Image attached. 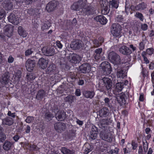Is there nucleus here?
<instances>
[{
  "label": "nucleus",
  "mask_w": 154,
  "mask_h": 154,
  "mask_svg": "<svg viewBox=\"0 0 154 154\" xmlns=\"http://www.w3.org/2000/svg\"><path fill=\"white\" fill-rule=\"evenodd\" d=\"M98 90L103 92L107 91L109 95H111L112 83L110 79L107 77H102L99 79L98 83Z\"/></svg>",
  "instance_id": "1"
},
{
  "label": "nucleus",
  "mask_w": 154,
  "mask_h": 154,
  "mask_svg": "<svg viewBox=\"0 0 154 154\" xmlns=\"http://www.w3.org/2000/svg\"><path fill=\"white\" fill-rule=\"evenodd\" d=\"M109 59L111 63L114 65L115 69H117L121 64V59L120 56L115 52L112 51L108 55Z\"/></svg>",
  "instance_id": "2"
},
{
  "label": "nucleus",
  "mask_w": 154,
  "mask_h": 154,
  "mask_svg": "<svg viewBox=\"0 0 154 154\" xmlns=\"http://www.w3.org/2000/svg\"><path fill=\"white\" fill-rule=\"evenodd\" d=\"M122 27L119 23H113L111 26V32L115 38H119L121 36Z\"/></svg>",
  "instance_id": "3"
},
{
  "label": "nucleus",
  "mask_w": 154,
  "mask_h": 154,
  "mask_svg": "<svg viewBox=\"0 0 154 154\" xmlns=\"http://www.w3.org/2000/svg\"><path fill=\"white\" fill-rule=\"evenodd\" d=\"M42 51L44 55L47 56H51L56 53L57 49L56 47L53 46H47L43 47Z\"/></svg>",
  "instance_id": "4"
},
{
  "label": "nucleus",
  "mask_w": 154,
  "mask_h": 154,
  "mask_svg": "<svg viewBox=\"0 0 154 154\" xmlns=\"http://www.w3.org/2000/svg\"><path fill=\"white\" fill-rule=\"evenodd\" d=\"M101 72L103 75H109L112 71V68L110 63L107 61H104L100 64Z\"/></svg>",
  "instance_id": "5"
},
{
  "label": "nucleus",
  "mask_w": 154,
  "mask_h": 154,
  "mask_svg": "<svg viewBox=\"0 0 154 154\" xmlns=\"http://www.w3.org/2000/svg\"><path fill=\"white\" fill-rule=\"evenodd\" d=\"M100 4L102 8V13L104 15L107 14L110 10L107 1L106 0H100Z\"/></svg>",
  "instance_id": "6"
},
{
  "label": "nucleus",
  "mask_w": 154,
  "mask_h": 154,
  "mask_svg": "<svg viewBox=\"0 0 154 154\" xmlns=\"http://www.w3.org/2000/svg\"><path fill=\"white\" fill-rule=\"evenodd\" d=\"M100 137L102 140L109 142H111L112 139V134L109 133H106L104 130L100 132Z\"/></svg>",
  "instance_id": "7"
},
{
  "label": "nucleus",
  "mask_w": 154,
  "mask_h": 154,
  "mask_svg": "<svg viewBox=\"0 0 154 154\" xmlns=\"http://www.w3.org/2000/svg\"><path fill=\"white\" fill-rule=\"evenodd\" d=\"M95 11L94 7L90 5L87 7L82 9L81 13L84 15L88 16L94 14Z\"/></svg>",
  "instance_id": "8"
},
{
  "label": "nucleus",
  "mask_w": 154,
  "mask_h": 154,
  "mask_svg": "<svg viewBox=\"0 0 154 154\" xmlns=\"http://www.w3.org/2000/svg\"><path fill=\"white\" fill-rule=\"evenodd\" d=\"M36 62L35 60L28 59L27 60L26 67L27 70L29 72L32 71L35 66Z\"/></svg>",
  "instance_id": "9"
},
{
  "label": "nucleus",
  "mask_w": 154,
  "mask_h": 154,
  "mask_svg": "<svg viewBox=\"0 0 154 154\" xmlns=\"http://www.w3.org/2000/svg\"><path fill=\"white\" fill-rule=\"evenodd\" d=\"M14 27L11 25H7L4 28V34L7 36L10 37L13 35Z\"/></svg>",
  "instance_id": "10"
},
{
  "label": "nucleus",
  "mask_w": 154,
  "mask_h": 154,
  "mask_svg": "<svg viewBox=\"0 0 154 154\" xmlns=\"http://www.w3.org/2000/svg\"><path fill=\"white\" fill-rule=\"evenodd\" d=\"M83 46V42L80 40L72 42L70 44V48L73 50H76L80 48Z\"/></svg>",
  "instance_id": "11"
},
{
  "label": "nucleus",
  "mask_w": 154,
  "mask_h": 154,
  "mask_svg": "<svg viewBox=\"0 0 154 154\" xmlns=\"http://www.w3.org/2000/svg\"><path fill=\"white\" fill-rule=\"evenodd\" d=\"M79 71L83 73H89L91 70V66L88 63H84L79 67Z\"/></svg>",
  "instance_id": "12"
},
{
  "label": "nucleus",
  "mask_w": 154,
  "mask_h": 154,
  "mask_svg": "<svg viewBox=\"0 0 154 154\" xmlns=\"http://www.w3.org/2000/svg\"><path fill=\"white\" fill-rule=\"evenodd\" d=\"M97 128L94 125H92L89 134V138L93 140L97 138Z\"/></svg>",
  "instance_id": "13"
},
{
  "label": "nucleus",
  "mask_w": 154,
  "mask_h": 154,
  "mask_svg": "<svg viewBox=\"0 0 154 154\" xmlns=\"http://www.w3.org/2000/svg\"><path fill=\"white\" fill-rule=\"evenodd\" d=\"M54 128L55 130L57 132L61 133L66 129V125L63 123L58 122L54 124Z\"/></svg>",
  "instance_id": "14"
},
{
  "label": "nucleus",
  "mask_w": 154,
  "mask_h": 154,
  "mask_svg": "<svg viewBox=\"0 0 154 154\" xmlns=\"http://www.w3.org/2000/svg\"><path fill=\"white\" fill-rule=\"evenodd\" d=\"M10 74L8 72H6L0 78V82L4 85L7 84L9 81Z\"/></svg>",
  "instance_id": "15"
},
{
  "label": "nucleus",
  "mask_w": 154,
  "mask_h": 154,
  "mask_svg": "<svg viewBox=\"0 0 154 154\" xmlns=\"http://www.w3.org/2000/svg\"><path fill=\"white\" fill-rule=\"evenodd\" d=\"M56 119L58 121H63L66 118V113L63 111H59L55 115Z\"/></svg>",
  "instance_id": "16"
},
{
  "label": "nucleus",
  "mask_w": 154,
  "mask_h": 154,
  "mask_svg": "<svg viewBox=\"0 0 154 154\" xmlns=\"http://www.w3.org/2000/svg\"><path fill=\"white\" fill-rule=\"evenodd\" d=\"M14 3V1H5L2 3V6L6 10H10L13 9Z\"/></svg>",
  "instance_id": "17"
},
{
  "label": "nucleus",
  "mask_w": 154,
  "mask_h": 154,
  "mask_svg": "<svg viewBox=\"0 0 154 154\" xmlns=\"http://www.w3.org/2000/svg\"><path fill=\"white\" fill-rule=\"evenodd\" d=\"M8 18L9 22L14 25H17L19 23V18L12 13L10 14Z\"/></svg>",
  "instance_id": "18"
},
{
  "label": "nucleus",
  "mask_w": 154,
  "mask_h": 154,
  "mask_svg": "<svg viewBox=\"0 0 154 154\" xmlns=\"http://www.w3.org/2000/svg\"><path fill=\"white\" fill-rule=\"evenodd\" d=\"M48 63V60L42 57L39 59L38 64L41 69H45L47 67Z\"/></svg>",
  "instance_id": "19"
},
{
  "label": "nucleus",
  "mask_w": 154,
  "mask_h": 154,
  "mask_svg": "<svg viewBox=\"0 0 154 154\" xmlns=\"http://www.w3.org/2000/svg\"><path fill=\"white\" fill-rule=\"evenodd\" d=\"M125 95L124 93H121L116 96V100L120 104L122 105L125 104L126 103V100L125 98Z\"/></svg>",
  "instance_id": "20"
},
{
  "label": "nucleus",
  "mask_w": 154,
  "mask_h": 154,
  "mask_svg": "<svg viewBox=\"0 0 154 154\" xmlns=\"http://www.w3.org/2000/svg\"><path fill=\"white\" fill-rule=\"evenodd\" d=\"M56 6L57 4L55 1H51L47 4L46 9L48 12H50L54 11Z\"/></svg>",
  "instance_id": "21"
},
{
  "label": "nucleus",
  "mask_w": 154,
  "mask_h": 154,
  "mask_svg": "<svg viewBox=\"0 0 154 154\" xmlns=\"http://www.w3.org/2000/svg\"><path fill=\"white\" fill-rule=\"evenodd\" d=\"M56 65L52 63L50 64L47 68L45 70V72L46 74L51 75L52 73H54L56 72Z\"/></svg>",
  "instance_id": "22"
},
{
  "label": "nucleus",
  "mask_w": 154,
  "mask_h": 154,
  "mask_svg": "<svg viewBox=\"0 0 154 154\" xmlns=\"http://www.w3.org/2000/svg\"><path fill=\"white\" fill-rule=\"evenodd\" d=\"M71 59L70 62L72 63H79L82 60V57L79 55L76 54H73L71 56Z\"/></svg>",
  "instance_id": "23"
},
{
  "label": "nucleus",
  "mask_w": 154,
  "mask_h": 154,
  "mask_svg": "<svg viewBox=\"0 0 154 154\" xmlns=\"http://www.w3.org/2000/svg\"><path fill=\"white\" fill-rule=\"evenodd\" d=\"M119 51L121 53L126 55H129L132 53L131 50L126 46H122Z\"/></svg>",
  "instance_id": "24"
},
{
  "label": "nucleus",
  "mask_w": 154,
  "mask_h": 154,
  "mask_svg": "<svg viewBox=\"0 0 154 154\" xmlns=\"http://www.w3.org/2000/svg\"><path fill=\"white\" fill-rule=\"evenodd\" d=\"M46 95V92L43 89H40L37 92L35 98L38 100L41 101Z\"/></svg>",
  "instance_id": "25"
},
{
  "label": "nucleus",
  "mask_w": 154,
  "mask_h": 154,
  "mask_svg": "<svg viewBox=\"0 0 154 154\" xmlns=\"http://www.w3.org/2000/svg\"><path fill=\"white\" fill-rule=\"evenodd\" d=\"M94 19L102 25L105 24L107 22V20L106 17L102 15H98L94 18Z\"/></svg>",
  "instance_id": "26"
},
{
  "label": "nucleus",
  "mask_w": 154,
  "mask_h": 154,
  "mask_svg": "<svg viewBox=\"0 0 154 154\" xmlns=\"http://www.w3.org/2000/svg\"><path fill=\"white\" fill-rule=\"evenodd\" d=\"M109 110L107 107H104L98 112V115L100 117H106L109 114Z\"/></svg>",
  "instance_id": "27"
},
{
  "label": "nucleus",
  "mask_w": 154,
  "mask_h": 154,
  "mask_svg": "<svg viewBox=\"0 0 154 154\" xmlns=\"http://www.w3.org/2000/svg\"><path fill=\"white\" fill-rule=\"evenodd\" d=\"M83 96L86 98L92 99L94 95V93L93 91L84 90L82 92Z\"/></svg>",
  "instance_id": "28"
},
{
  "label": "nucleus",
  "mask_w": 154,
  "mask_h": 154,
  "mask_svg": "<svg viewBox=\"0 0 154 154\" xmlns=\"http://www.w3.org/2000/svg\"><path fill=\"white\" fill-rule=\"evenodd\" d=\"M13 145V143L12 142L6 140L3 144V148L5 150L8 151L11 149Z\"/></svg>",
  "instance_id": "29"
},
{
  "label": "nucleus",
  "mask_w": 154,
  "mask_h": 154,
  "mask_svg": "<svg viewBox=\"0 0 154 154\" xmlns=\"http://www.w3.org/2000/svg\"><path fill=\"white\" fill-rule=\"evenodd\" d=\"M2 123L4 125L10 126L14 123L13 119L11 117H7L2 120Z\"/></svg>",
  "instance_id": "30"
},
{
  "label": "nucleus",
  "mask_w": 154,
  "mask_h": 154,
  "mask_svg": "<svg viewBox=\"0 0 154 154\" xmlns=\"http://www.w3.org/2000/svg\"><path fill=\"white\" fill-rule=\"evenodd\" d=\"M117 77L118 78H124L126 76V71L122 69H117Z\"/></svg>",
  "instance_id": "31"
},
{
  "label": "nucleus",
  "mask_w": 154,
  "mask_h": 154,
  "mask_svg": "<svg viewBox=\"0 0 154 154\" xmlns=\"http://www.w3.org/2000/svg\"><path fill=\"white\" fill-rule=\"evenodd\" d=\"M76 100L75 96L71 95L67 96L64 98V100L66 102L68 103L69 104L75 102Z\"/></svg>",
  "instance_id": "32"
},
{
  "label": "nucleus",
  "mask_w": 154,
  "mask_h": 154,
  "mask_svg": "<svg viewBox=\"0 0 154 154\" xmlns=\"http://www.w3.org/2000/svg\"><path fill=\"white\" fill-rule=\"evenodd\" d=\"M109 8L111 6L112 9H117L119 7V2L116 0H112L109 1Z\"/></svg>",
  "instance_id": "33"
},
{
  "label": "nucleus",
  "mask_w": 154,
  "mask_h": 154,
  "mask_svg": "<svg viewBox=\"0 0 154 154\" xmlns=\"http://www.w3.org/2000/svg\"><path fill=\"white\" fill-rule=\"evenodd\" d=\"M61 152L63 154H73L75 152L74 149H70L65 147H62L61 149Z\"/></svg>",
  "instance_id": "34"
},
{
  "label": "nucleus",
  "mask_w": 154,
  "mask_h": 154,
  "mask_svg": "<svg viewBox=\"0 0 154 154\" xmlns=\"http://www.w3.org/2000/svg\"><path fill=\"white\" fill-rule=\"evenodd\" d=\"M54 117V115L49 112L45 113L44 115L45 119L47 122H49L52 120Z\"/></svg>",
  "instance_id": "35"
},
{
  "label": "nucleus",
  "mask_w": 154,
  "mask_h": 154,
  "mask_svg": "<svg viewBox=\"0 0 154 154\" xmlns=\"http://www.w3.org/2000/svg\"><path fill=\"white\" fill-rule=\"evenodd\" d=\"M125 84L123 82H118L116 84L115 90L118 92L121 91L124 87Z\"/></svg>",
  "instance_id": "36"
},
{
  "label": "nucleus",
  "mask_w": 154,
  "mask_h": 154,
  "mask_svg": "<svg viewBox=\"0 0 154 154\" xmlns=\"http://www.w3.org/2000/svg\"><path fill=\"white\" fill-rule=\"evenodd\" d=\"M13 75L15 77V79L19 82L20 81V78L21 77V72L19 70H17L15 72Z\"/></svg>",
  "instance_id": "37"
},
{
  "label": "nucleus",
  "mask_w": 154,
  "mask_h": 154,
  "mask_svg": "<svg viewBox=\"0 0 154 154\" xmlns=\"http://www.w3.org/2000/svg\"><path fill=\"white\" fill-rule=\"evenodd\" d=\"M18 32L19 34L23 37H25L27 36L26 31L21 26L18 27Z\"/></svg>",
  "instance_id": "38"
},
{
  "label": "nucleus",
  "mask_w": 154,
  "mask_h": 154,
  "mask_svg": "<svg viewBox=\"0 0 154 154\" xmlns=\"http://www.w3.org/2000/svg\"><path fill=\"white\" fill-rule=\"evenodd\" d=\"M85 146L86 147L84 151L85 154H88L89 152L92 150L93 147V146L89 143H86L85 144Z\"/></svg>",
  "instance_id": "39"
},
{
  "label": "nucleus",
  "mask_w": 154,
  "mask_h": 154,
  "mask_svg": "<svg viewBox=\"0 0 154 154\" xmlns=\"http://www.w3.org/2000/svg\"><path fill=\"white\" fill-rule=\"evenodd\" d=\"M146 4L145 3L142 2L136 6V10H143L146 8Z\"/></svg>",
  "instance_id": "40"
},
{
  "label": "nucleus",
  "mask_w": 154,
  "mask_h": 154,
  "mask_svg": "<svg viewBox=\"0 0 154 154\" xmlns=\"http://www.w3.org/2000/svg\"><path fill=\"white\" fill-rule=\"evenodd\" d=\"M108 120L105 119H103L100 123V128L105 129L106 126L105 125H108V122H107Z\"/></svg>",
  "instance_id": "41"
},
{
  "label": "nucleus",
  "mask_w": 154,
  "mask_h": 154,
  "mask_svg": "<svg viewBox=\"0 0 154 154\" xmlns=\"http://www.w3.org/2000/svg\"><path fill=\"white\" fill-rule=\"evenodd\" d=\"M80 9L84 8V7L86 5L87 0H79L78 2Z\"/></svg>",
  "instance_id": "42"
},
{
  "label": "nucleus",
  "mask_w": 154,
  "mask_h": 154,
  "mask_svg": "<svg viewBox=\"0 0 154 154\" xmlns=\"http://www.w3.org/2000/svg\"><path fill=\"white\" fill-rule=\"evenodd\" d=\"M51 26V23L48 22L46 23H43L42 24L41 29L42 30L48 29Z\"/></svg>",
  "instance_id": "43"
},
{
  "label": "nucleus",
  "mask_w": 154,
  "mask_h": 154,
  "mask_svg": "<svg viewBox=\"0 0 154 154\" xmlns=\"http://www.w3.org/2000/svg\"><path fill=\"white\" fill-rule=\"evenodd\" d=\"M76 131L74 129H72L69 131V132L68 135L69 139H72L73 137H75Z\"/></svg>",
  "instance_id": "44"
},
{
  "label": "nucleus",
  "mask_w": 154,
  "mask_h": 154,
  "mask_svg": "<svg viewBox=\"0 0 154 154\" xmlns=\"http://www.w3.org/2000/svg\"><path fill=\"white\" fill-rule=\"evenodd\" d=\"M71 8L74 10H79L80 8L78 2L74 3L71 6Z\"/></svg>",
  "instance_id": "45"
},
{
  "label": "nucleus",
  "mask_w": 154,
  "mask_h": 154,
  "mask_svg": "<svg viewBox=\"0 0 154 154\" xmlns=\"http://www.w3.org/2000/svg\"><path fill=\"white\" fill-rule=\"evenodd\" d=\"M26 76L27 79L29 81H32L35 79V76L34 74L31 73L29 74H27Z\"/></svg>",
  "instance_id": "46"
},
{
  "label": "nucleus",
  "mask_w": 154,
  "mask_h": 154,
  "mask_svg": "<svg viewBox=\"0 0 154 154\" xmlns=\"http://www.w3.org/2000/svg\"><path fill=\"white\" fill-rule=\"evenodd\" d=\"M135 16L136 17L139 18L140 21H143L144 19L143 16V15L141 13L139 12H137Z\"/></svg>",
  "instance_id": "47"
},
{
  "label": "nucleus",
  "mask_w": 154,
  "mask_h": 154,
  "mask_svg": "<svg viewBox=\"0 0 154 154\" xmlns=\"http://www.w3.org/2000/svg\"><path fill=\"white\" fill-rule=\"evenodd\" d=\"M104 101L106 104L110 108H112L113 107L112 105L111 104H110L109 103V102L110 101L109 99V98L107 97L105 98L104 99Z\"/></svg>",
  "instance_id": "48"
},
{
  "label": "nucleus",
  "mask_w": 154,
  "mask_h": 154,
  "mask_svg": "<svg viewBox=\"0 0 154 154\" xmlns=\"http://www.w3.org/2000/svg\"><path fill=\"white\" fill-rule=\"evenodd\" d=\"M6 139V136L4 133L0 134V143H3Z\"/></svg>",
  "instance_id": "49"
},
{
  "label": "nucleus",
  "mask_w": 154,
  "mask_h": 154,
  "mask_svg": "<svg viewBox=\"0 0 154 154\" xmlns=\"http://www.w3.org/2000/svg\"><path fill=\"white\" fill-rule=\"evenodd\" d=\"M116 20L119 23H121L123 22L124 21V18L122 15H118L116 18Z\"/></svg>",
  "instance_id": "50"
},
{
  "label": "nucleus",
  "mask_w": 154,
  "mask_h": 154,
  "mask_svg": "<svg viewBox=\"0 0 154 154\" xmlns=\"http://www.w3.org/2000/svg\"><path fill=\"white\" fill-rule=\"evenodd\" d=\"M5 14V12L4 10L2 8H0V20L3 18Z\"/></svg>",
  "instance_id": "51"
},
{
  "label": "nucleus",
  "mask_w": 154,
  "mask_h": 154,
  "mask_svg": "<svg viewBox=\"0 0 154 154\" xmlns=\"http://www.w3.org/2000/svg\"><path fill=\"white\" fill-rule=\"evenodd\" d=\"M33 51L32 48H30L26 50L25 52V55L26 56H28L31 54L33 52Z\"/></svg>",
  "instance_id": "52"
},
{
  "label": "nucleus",
  "mask_w": 154,
  "mask_h": 154,
  "mask_svg": "<svg viewBox=\"0 0 154 154\" xmlns=\"http://www.w3.org/2000/svg\"><path fill=\"white\" fill-rule=\"evenodd\" d=\"M34 117L32 116H28L26 119L25 120L26 122L27 123H30L32 122L34 120Z\"/></svg>",
  "instance_id": "53"
},
{
  "label": "nucleus",
  "mask_w": 154,
  "mask_h": 154,
  "mask_svg": "<svg viewBox=\"0 0 154 154\" xmlns=\"http://www.w3.org/2000/svg\"><path fill=\"white\" fill-rule=\"evenodd\" d=\"M119 149L116 148L115 150L111 149L108 152L109 154H113L114 153L116 154H118Z\"/></svg>",
  "instance_id": "54"
},
{
  "label": "nucleus",
  "mask_w": 154,
  "mask_h": 154,
  "mask_svg": "<svg viewBox=\"0 0 154 154\" xmlns=\"http://www.w3.org/2000/svg\"><path fill=\"white\" fill-rule=\"evenodd\" d=\"M24 2L27 5H30L32 3L36 2L37 0H24Z\"/></svg>",
  "instance_id": "55"
},
{
  "label": "nucleus",
  "mask_w": 154,
  "mask_h": 154,
  "mask_svg": "<svg viewBox=\"0 0 154 154\" xmlns=\"http://www.w3.org/2000/svg\"><path fill=\"white\" fill-rule=\"evenodd\" d=\"M146 144L144 142H143V146L144 148V152H146L147 151L148 148V143L146 141Z\"/></svg>",
  "instance_id": "56"
},
{
  "label": "nucleus",
  "mask_w": 154,
  "mask_h": 154,
  "mask_svg": "<svg viewBox=\"0 0 154 154\" xmlns=\"http://www.w3.org/2000/svg\"><path fill=\"white\" fill-rule=\"evenodd\" d=\"M146 51L147 54L150 55L153 52V49L152 48H149L147 49Z\"/></svg>",
  "instance_id": "57"
},
{
  "label": "nucleus",
  "mask_w": 154,
  "mask_h": 154,
  "mask_svg": "<svg viewBox=\"0 0 154 154\" xmlns=\"http://www.w3.org/2000/svg\"><path fill=\"white\" fill-rule=\"evenodd\" d=\"M141 28L142 30L143 31L146 30L148 29V26L146 23L142 24L141 26Z\"/></svg>",
  "instance_id": "58"
},
{
  "label": "nucleus",
  "mask_w": 154,
  "mask_h": 154,
  "mask_svg": "<svg viewBox=\"0 0 154 154\" xmlns=\"http://www.w3.org/2000/svg\"><path fill=\"white\" fill-rule=\"evenodd\" d=\"M93 44L97 47H98L100 45V43H99V41L97 40L96 39H94L92 40Z\"/></svg>",
  "instance_id": "59"
},
{
  "label": "nucleus",
  "mask_w": 154,
  "mask_h": 154,
  "mask_svg": "<svg viewBox=\"0 0 154 154\" xmlns=\"http://www.w3.org/2000/svg\"><path fill=\"white\" fill-rule=\"evenodd\" d=\"M30 148L32 149L33 150H36L37 151L39 150V148L34 145H32L30 146Z\"/></svg>",
  "instance_id": "60"
},
{
  "label": "nucleus",
  "mask_w": 154,
  "mask_h": 154,
  "mask_svg": "<svg viewBox=\"0 0 154 154\" xmlns=\"http://www.w3.org/2000/svg\"><path fill=\"white\" fill-rule=\"evenodd\" d=\"M94 57L95 59L97 60H98L100 59L101 58V56L100 54H94Z\"/></svg>",
  "instance_id": "61"
},
{
  "label": "nucleus",
  "mask_w": 154,
  "mask_h": 154,
  "mask_svg": "<svg viewBox=\"0 0 154 154\" xmlns=\"http://www.w3.org/2000/svg\"><path fill=\"white\" fill-rule=\"evenodd\" d=\"M15 112L12 113L11 111H8V116L10 117H12L13 118H14L15 116Z\"/></svg>",
  "instance_id": "62"
},
{
  "label": "nucleus",
  "mask_w": 154,
  "mask_h": 154,
  "mask_svg": "<svg viewBox=\"0 0 154 154\" xmlns=\"http://www.w3.org/2000/svg\"><path fill=\"white\" fill-rule=\"evenodd\" d=\"M102 48H98L95 51V53L96 54H100L102 52Z\"/></svg>",
  "instance_id": "63"
},
{
  "label": "nucleus",
  "mask_w": 154,
  "mask_h": 154,
  "mask_svg": "<svg viewBox=\"0 0 154 154\" xmlns=\"http://www.w3.org/2000/svg\"><path fill=\"white\" fill-rule=\"evenodd\" d=\"M77 21L75 18H74L71 22L72 26H75L77 24Z\"/></svg>",
  "instance_id": "64"
}]
</instances>
